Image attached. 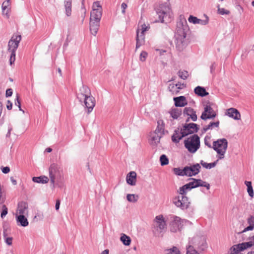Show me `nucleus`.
<instances>
[{
    "instance_id": "f257e3e1",
    "label": "nucleus",
    "mask_w": 254,
    "mask_h": 254,
    "mask_svg": "<svg viewBox=\"0 0 254 254\" xmlns=\"http://www.w3.org/2000/svg\"><path fill=\"white\" fill-rule=\"evenodd\" d=\"M187 21L183 15H180L177 23L176 37V47L179 51H183L187 46L189 41L186 38L189 31Z\"/></svg>"
},
{
    "instance_id": "f03ea898",
    "label": "nucleus",
    "mask_w": 254,
    "mask_h": 254,
    "mask_svg": "<svg viewBox=\"0 0 254 254\" xmlns=\"http://www.w3.org/2000/svg\"><path fill=\"white\" fill-rule=\"evenodd\" d=\"M156 12L158 17V22L163 23L170 21L172 16V11L169 2L162 3L155 8Z\"/></svg>"
},
{
    "instance_id": "7ed1b4c3",
    "label": "nucleus",
    "mask_w": 254,
    "mask_h": 254,
    "mask_svg": "<svg viewBox=\"0 0 254 254\" xmlns=\"http://www.w3.org/2000/svg\"><path fill=\"white\" fill-rule=\"evenodd\" d=\"M167 230V223L162 215L156 216L153 222L152 230L155 237H162Z\"/></svg>"
},
{
    "instance_id": "20e7f679",
    "label": "nucleus",
    "mask_w": 254,
    "mask_h": 254,
    "mask_svg": "<svg viewBox=\"0 0 254 254\" xmlns=\"http://www.w3.org/2000/svg\"><path fill=\"white\" fill-rule=\"evenodd\" d=\"M190 180L191 181L180 187L177 190L180 194H186L187 190H190L192 189L198 187H204L207 190H209L210 188V185L209 183L201 179L190 178Z\"/></svg>"
},
{
    "instance_id": "39448f33",
    "label": "nucleus",
    "mask_w": 254,
    "mask_h": 254,
    "mask_svg": "<svg viewBox=\"0 0 254 254\" xmlns=\"http://www.w3.org/2000/svg\"><path fill=\"white\" fill-rule=\"evenodd\" d=\"M228 147V141L226 138L218 139L213 142L212 148L217 152L218 160L223 159Z\"/></svg>"
},
{
    "instance_id": "423d86ee",
    "label": "nucleus",
    "mask_w": 254,
    "mask_h": 254,
    "mask_svg": "<svg viewBox=\"0 0 254 254\" xmlns=\"http://www.w3.org/2000/svg\"><path fill=\"white\" fill-rule=\"evenodd\" d=\"M49 177L51 184L54 187L55 185L62 183L64 177L60 171L59 166L55 163L52 164L49 168Z\"/></svg>"
},
{
    "instance_id": "0eeeda50",
    "label": "nucleus",
    "mask_w": 254,
    "mask_h": 254,
    "mask_svg": "<svg viewBox=\"0 0 254 254\" xmlns=\"http://www.w3.org/2000/svg\"><path fill=\"white\" fill-rule=\"evenodd\" d=\"M170 224V231L172 232H177L180 231L184 225L190 224V222L186 219H182L179 217L173 215L171 217Z\"/></svg>"
},
{
    "instance_id": "6e6552de",
    "label": "nucleus",
    "mask_w": 254,
    "mask_h": 254,
    "mask_svg": "<svg viewBox=\"0 0 254 254\" xmlns=\"http://www.w3.org/2000/svg\"><path fill=\"white\" fill-rule=\"evenodd\" d=\"M184 144L186 148L190 152L194 153L200 146L199 137L197 135L193 134L185 140Z\"/></svg>"
},
{
    "instance_id": "1a4fd4ad",
    "label": "nucleus",
    "mask_w": 254,
    "mask_h": 254,
    "mask_svg": "<svg viewBox=\"0 0 254 254\" xmlns=\"http://www.w3.org/2000/svg\"><path fill=\"white\" fill-rule=\"evenodd\" d=\"M175 196L173 199V203L177 207L182 209H187L190 204L188 197L185 194Z\"/></svg>"
},
{
    "instance_id": "9d476101",
    "label": "nucleus",
    "mask_w": 254,
    "mask_h": 254,
    "mask_svg": "<svg viewBox=\"0 0 254 254\" xmlns=\"http://www.w3.org/2000/svg\"><path fill=\"white\" fill-rule=\"evenodd\" d=\"M192 244L196 248L203 251L207 246L205 237L204 236H196L192 240Z\"/></svg>"
},
{
    "instance_id": "9b49d317",
    "label": "nucleus",
    "mask_w": 254,
    "mask_h": 254,
    "mask_svg": "<svg viewBox=\"0 0 254 254\" xmlns=\"http://www.w3.org/2000/svg\"><path fill=\"white\" fill-rule=\"evenodd\" d=\"M216 116V113L211 106L207 105L205 106L204 111L202 112L200 118L203 120H206L214 119Z\"/></svg>"
},
{
    "instance_id": "f8f14e48",
    "label": "nucleus",
    "mask_w": 254,
    "mask_h": 254,
    "mask_svg": "<svg viewBox=\"0 0 254 254\" xmlns=\"http://www.w3.org/2000/svg\"><path fill=\"white\" fill-rule=\"evenodd\" d=\"M28 213V205L27 202L21 201L18 203L15 216H27Z\"/></svg>"
},
{
    "instance_id": "ddd939ff",
    "label": "nucleus",
    "mask_w": 254,
    "mask_h": 254,
    "mask_svg": "<svg viewBox=\"0 0 254 254\" xmlns=\"http://www.w3.org/2000/svg\"><path fill=\"white\" fill-rule=\"evenodd\" d=\"M21 40V35H13L8 42V51L15 52Z\"/></svg>"
},
{
    "instance_id": "4468645a",
    "label": "nucleus",
    "mask_w": 254,
    "mask_h": 254,
    "mask_svg": "<svg viewBox=\"0 0 254 254\" xmlns=\"http://www.w3.org/2000/svg\"><path fill=\"white\" fill-rule=\"evenodd\" d=\"M198 129L197 125L194 123L186 124L182 128L185 136L196 132Z\"/></svg>"
},
{
    "instance_id": "2eb2a0df",
    "label": "nucleus",
    "mask_w": 254,
    "mask_h": 254,
    "mask_svg": "<svg viewBox=\"0 0 254 254\" xmlns=\"http://www.w3.org/2000/svg\"><path fill=\"white\" fill-rule=\"evenodd\" d=\"M200 168V165L198 163L184 167V171L186 173V176L191 177L197 175L199 172Z\"/></svg>"
},
{
    "instance_id": "dca6fc26",
    "label": "nucleus",
    "mask_w": 254,
    "mask_h": 254,
    "mask_svg": "<svg viewBox=\"0 0 254 254\" xmlns=\"http://www.w3.org/2000/svg\"><path fill=\"white\" fill-rule=\"evenodd\" d=\"M91 95L89 88L85 85H82L80 88L79 92L77 93V98L79 102L82 103L83 99L86 97Z\"/></svg>"
},
{
    "instance_id": "f3484780",
    "label": "nucleus",
    "mask_w": 254,
    "mask_h": 254,
    "mask_svg": "<svg viewBox=\"0 0 254 254\" xmlns=\"http://www.w3.org/2000/svg\"><path fill=\"white\" fill-rule=\"evenodd\" d=\"M82 102L84 103L86 108L88 109V113H90L93 110L95 106V99L93 96H90V95L83 99Z\"/></svg>"
},
{
    "instance_id": "a211bd4d",
    "label": "nucleus",
    "mask_w": 254,
    "mask_h": 254,
    "mask_svg": "<svg viewBox=\"0 0 254 254\" xmlns=\"http://www.w3.org/2000/svg\"><path fill=\"white\" fill-rule=\"evenodd\" d=\"M252 246H253L252 241L242 243L241 244L234 246L233 247V251L235 253H237L243 251L248 248H250Z\"/></svg>"
},
{
    "instance_id": "6ab92c4d",
    "label": "nucleus",
    "mask_w": 254,
    "mask_h": 254,
    "mask_svg": "<svg viewBox=\"0 0 254 254\" xmlns=\"http://www.w3.org/2000/svg\"><path fill=\"white\" fill-rule=\"evenodd\" d=\"M188 21L190 23L194 24H198L201 25H206L208 23L209 19L207 16H206L205 19L202 20L193 15H190L188 18Z\"/></svg>"
},
{
    "instance_id": "aec40b11",
    "label": "nucleus",
    "mask_w": 254,
    "mask_h": 254,
    "mask_svg": "<svg viewBox=\"0 0 254 254\" xmlns=\"http://www.w3.org/2000/svg\"><path fill=\"white\" fill-rule=\"evenodd\" d=\"M226 115L235 120L241 119V114L239 111L235 108H231L227 110Z\"/></svg>"
},
{
    "instance_id": "412c9836",
    "label": "nucleus",
    "mask_w": 254,
    "mask_h": 254,
    "mask_svg": "<svg viewBox=\"0 0 254 254\" xmlns=\"http://www.w3.org/2000/svg\"><path fill=\"white\" fill-rule=\"evenodd\" d=\"M102 17V10L100 8L97 10L95 9H92L90 13V21H100Z\"/></svg>"
},
{
    "instance_id": "4be33fe9",
    "label": "nucleus",
    "mask_w": 254,
    "mask_h": 254,
    "mask_svg": "<svg viewBox=\"0 0 254 254\" xmlns=\"http://www.w3.org/2000/svg\"><path fill=\"white\" fill-rule=\"evenodd\" d=\"M184 133L179 128L175 129L174 134L172 136V141L175 143H178L180 140L184 137H185Z\"/></svg>"
},
{
    "instance_id": "5701e85b",
    "label": "nucleus",
    "mask_w": 254,
    "mask_h": 254,
    "mask_svg": "<svg viewBox=\"0 0 254 254\" xmlns=\"http://www.w3.org/2000/svg\"><path fill=\"white\" fill-rule=\"evenodd\" d=\"M126 181L128 184L135 186L136 182V173L134 171L130 172L127 176Z\"/></svg>"
},
{
    "instance_id": "b1692460",
    "label": "nucleus",
    "mask_w": 254,
    "mask_h": 254,
    "mask_svg": "<svg viewBox=\"0 0 254 254\" xmlns=\"http://www.w3.org/2000/svg\"><path fill=\"white\" fill-rule=\"evenodd\" d=\"M176 107H184L187 105V101L185 96H181L174 98Z\"/></svg>"
},
{
    "instance_id": "393cba45",
    "label": "nucleus",
    "mask_w": 254,
    "mask_h": 254,
    "mask_svg": "<svg viewBox=\"0 0 254 254\" xmlns=\"http://www.w3.org/2000/svg\"><path fill=\"white\" fill-rule=\"evenodd\" d=\"M15 218L17 224L18 226L26 227L29 224L26 216H15Z\"/></svg>"
},
{
    "instance_id": "a878e982",
    "label": "nucleus",
    "mask_w": 254,
    "mask_h": 254,
    "mask_svg": "<svg viewBox=\"0 0 254 254\" xmlns=\"http://www.w3.org/2000/svg\"><path fill=\"white\" fill-rule=\"evenodd\" d=\"M100 26V22L90 20V30L91 34L94 36L96 35Z\"/></svg>"
},
{
    "instance_id": "bb28decb",
    "label": "nucleus",
    "mask_w": 254,
    "mask_h": 254,
    "mask_svg": "<svg viewBox=\"0 0 254 254\" xmlns=\"http://www.w3.org/2000/svg\"><path fill=\"white\" fill-rule=\"evenodd\" d=\"M145 36L144 34L139 33V29H137L136 31V49L139 48L144 42Z\"/></svg>"
},
{
    "instance_id": "cd10ccee",
    "label": "nucleus",
    "mask_w": 254,
    "mask_h": 254,
    "mask_svg": "<svg viewBox=\"0 0 254 254\" xmlns=\"http://www.w3.org/2000/svg\"><path fill=\"white\" fill-rule=\"evenodd\" d=\"M165 124L162 120H159L157 122V127L154 131L156 133H159L162 135L164 134Z\"/></svg>"
},
{
    "instance_id": "c85d7f7f",
    "label": "nucleus",
    "mask_w": 254,
    "mask_h": 254,
    "mask_svg": "<svg viewBox=\"0 0 254 254\" xmlns=\"http://www.w3.org/2000/svg\"><path fill=\"white\" fill-rule=\"evenodd\" d=\"M194 92L195 94L200 97H204L208 95L205 89L201 86H198L194 88Z\"/></svg>"
},
{
    "instance_id": "c756f323",
    "label": "nucleus",
    "mask_w": 254,
    "mask_h": 254,
    "mask_svg": "<svg viewBox=\"0 0 254 254\" xmlns=\"http://www.w3.org/2000/svg\"><path fill=\"white\" fill-rule=\"evenodd\" d=\"M219 121L216 122H211L208 125L205 126L202 128V132H206L208 130H212L215 127H218L219 126Z\"/></svg>"
},
{
    "instance_id": "7c9ffc66",
    "label": "nucleus",
    "mask_w": 254,
    "mask_h": 254,
    "mask_svg": "<svg viewBox=\"0 0 254 254\" xmlns=\"http://www.w3.org/2000/svg\"><path fill=\"white\" fill-rule=\"evenodd\" d=\"M169 114L172 118L174 119H177L181 115L182 110L181 109L177 108H172L169 111Z\"/></svg>"
},
{
    "instance_id": "2f4dec72",
    "label": "nucleus",
    "mask_w": 254,
    "mask_h": 254,
    "mask_svg": "<svg viewBox=\"0 0 254 254\" xmlns=\"http://www.w3.org/2000/svg\"><path fill=\"white\" fill-rule=\"evenodd\" d=\"M49 178L45 176L40 177H34L32 178V181L35 183L45 184L48 182Z\"/></svg>"
},
{
    "instance_id": "473e14b6",
    "label": "nucleus",
    "mask_w": 254,
    "mask_h": 254,
    "mask_svg": "<svg viewBox=\"0 0 254 254\" xmlns=\"http://www.w3.org/2000/svg\"><path fill=\"white\" fill-rule=\"evenodd\" d=\"M248 223L249 226L245 228L242 232L253 230L254 228V217L251 216L248 219Z\"/></svg>"
},
{
    "instance_id": "72a5a7b5",
    "label": "nucleus",
    "mask_w": 254,
    "mask_h": 254,
    "mask_svg": "<svg viewBox=\"0 0 254 254\" xmlns=\"http://www.w3.org/2000/svg\"><path fill=\"white\" fill-rule=\"evenodd\" d=\"M64 7L66 15L69 16L71 14V0H67L64 1Z\"/></svg>"
},
{
    "instance_id": "f704fd0d",
    "label": "nucleus",
    "mask_w": 254,
    "mask_h": 254,
    "mask_svg": "<svg viewBox=\"0 0 254 254\" xmlns=\"http://www.w3.org/2000/svg\"><path fill=\"white\" fill-rule=\"evenodd\" d=\"M218 161L219 160H218V159H217L216 161H215V162H214L213 163H207L204 162L203 160H201L200 161V164L204 168L210 169L214 167L216 165Z\"/></svg>"
},
{
    "instance_id": "c9c22d12",
    "label": "nucleus",
    "mask_w": 254,
    "mask_h": 254,
    "mask_svg": "<svg viewBox=\"0 0 254 254\" xmlns=\"http://www.w3.org/2000/svg\"><path fill=\"white\" fill-rule=\"evenodd\" d=\"M121 241L126 246H129L131 243V239L126 234H123L120 238Z\"/></svg>"
},
{
    "instance_id": "e433bc0d",
    "label": "nucleus",
    "mask_w": 254,
    "mask_h": 254,
    "mask_svg": "<svg viewBox=\"0 0 254 254\" xmlns=\"http://www.w3.org/2000/svg\"><path fill=\"white\" fill-rule=\"evenodd\" d=\"M163 135L154 132L151 135V140L154 142V143L157 144L159 142L160 138Z\"/></svg>"
},
{
    "instance_id": "4c0bfd02",
    "label": "nucleus",
    "mask_w": 254,
    "mask_h": 254,
    "mask_svg": "<svg viewBox=\"0 0 254 254\" xmlns=\"http://www.w3.org/2000/svg\"><path fill=\"white\" fill-rule=\"evenodd\" d=\"M138 198V195L135 194H128L127 196V200L130 202H136Z\"/></svg>"
},
{
    "instance_id": "58836bf2",
    "label": "nucleus",
    "mask_w": 254,
    "mask_h": 254,
    "mask_svg": "<svg viewBox=\"0 0 254 254\" xmlns=\"http://www.w3.org/2000/svg\"><path fill=\"white\" fill-rule=\"evenodd\" d=\"M166 254H181L180 251L176 247L166 250Z\"/></svg>"
},
{
    "instance_id": "ea45409f",
    "label": "nucleus",
    "mask_w": 254,
    "mask_h": 254,
    "mask_svg": "<svg viewBox=\"0 0 254 254\" xmlns=\"http://www.w3.org/2000/svg\"><path fill=\"white\" fill-rule=\"evenodd\" d=\"M160 161L161 166H165L169 163V160L167 156L165 154H162L160 157Z\"/></svg>"
},
{
    "instance_id": "a19ab883",
    "label": "nucleus",
    "mask_w": 254,
    "mask_h": 254,
    "mask_svg": "<svg viewBox=\"0 0 254 254\" xmlns=\"http://www.w3.org/2000/svg\"><path fill=\"white\" fill-rule=\"evenodd\" d=\"M177 74H178V75L181 78H182L184 80L186 79L189 76V73L186 70H179Z\"/></svg>"
},
{
    "instance_id": "79ce46f5",
    "label": "nucleus",
    "mask_w": 254,
    "mask_h": 254,
    "mask_svg": "<svg viewBox=\"0 0 254 254\" xmlns=\"http://www.w3.org/2000/svg\"><path fill=\"white\" fill-rule=\"evenodd\" d=\"M9 2L10 1H8V0H6L2 4L1 7L2 12L3 13H5V14H7L8 13V10L7 9V7L9 5Z\"/></svg>"
},
{
    "instance_id": "37998d69",
    "label": "nucleus",
    "mask_w": 254,
    "mask_h": 254,
    "mask_svg": "<svg viewBox=\"0 0 254 254\" xmlns=\"http://www.w3.org/2000/svg\"><path fill=\"white\" fill-rule=\"evenodd\" d=\"M173 171L174 173L176 175L183 176L186 175V171H184V168L183 169H180L178 168H175L173 169Z\"/></svg>"
},
{
    "instance_id": "c03bdc74",
    "label": "nucleus",
    "mask_w": 254,
    "mask_h": 254,
    "mask_svg": "<svg viewBox=\"0 0 254 254\" xmlns=\"http://www.w3.org/2000/svg\"><path fill=\"white\" fill-rule=\"evenodd\" d=\"M3 237L5 240V242L9 246L12 245V237H7V234L5 230L3 231Z\"/></svg>"
},
{
    "instance_id": "a18cd8bd",
    "label": "nucleus",
    "mask_w": 254,
    "mask_h": 254,
    "mask_svg": "<svg viewBox=\"0 0 254 254\" xmlns=\"http://www.w3.org/2000/svg\"><path fill=\"white\" fill-rule=\"evenodd\" d=\"M186 254H199V253L194 249L193 246H189L187 248Z\"/></svg>"
},
{
    "instance_id": "49530a36",
    "label": "nucleus",
    "mask_w": 254,
    "mask_h": 254,
    "mask_svg": "<svg viewBox=\"0 0 254 254\" xmlns=\"http://www.w3.org/2000/svg\"><path fill=\"white\" fill-rule=\"evenodd\" d=\"M217 8L218 13L221 15L229 14L230 13V11L229 10H226L224 8H220L219 5H218Z\"/></svg>"
},
{
    "instance_id": "de8ad7c7",
    "label": "nucleus",
    "mask_w": 254,
    "mask_h": 254,
    "mask_svg": "<svg viewBox=\"0 0 254 254\" xmlns=\"http://www.w3.org/2000/svg\"><path fill=\"white\" fill-rule=\"evenodd\" d=\"M194 112V110L190 107H186L184 110V114L189 116Z\"/></svg>"
},
{
    "instance_id": "09e8293b",
    "label": "nucleus",
    "mask_w": 254,
    "mask_h": 254,
    "mask_svg": "<svg viewBox=\"0 0 254 254\" xmlns=\"http://www.w3.org/2000/svg\"><path fill=\"white\" fill-rule=\"evenodd\" d=\"M204 144L210 148H212V146L211 144V138L209 136H205L204 138Z\"/></svg>"
},
{
    "instance_id": "8fccbe9b",
    "label": "nucleus",
    "mask_w": 254,
    "mask_h": 254,
    "mask_svg": "<svg viewBox=\"0 0 254 254\" xmlns=\"http://www.w3.org/2000/svg\"><path fill=\"white\" fill-rule=\"evenodd\" d=\"M2 210L1 212L0 217L1 218H3L7 215L8 213V209L5 205H2Z\"/></svg>"
},
{
    "instance_id": "3c124183",
    "label": "nucleus",
    "mask_w": 254,
    "mask_h": 254,
    "mask_svg": "<svg viewBox=\"0 0 254 254\" xmlns=\"http://www.w3.org/2000/svg\"><path fill=\"white\" fill-rule=\"evenodd\" d=\"M147 53L145 51H142L139 56V60L141 62H144L147 57Z\"/></svg>"
},
{
    "instance_id": "603ef678",
    "label": "nucleus",
    "mask_w": 254,
    "mask_h": 254,
    "mask_svg": "<svg viewBox=\"0 0 254 254\" xmlns=\"http://www.w3.org/2000/svg\"><path fill=\"white\" fill-rule=\"evenodd\" d=\"M11 53L10 59H9V62L10 64H12V63H13L15 60V52L13 51H9Z\"/></svg>"
},
{
    "instance_id": "864d4df0",
    "label": "nucleus",
    "mask_w": 254,
    "mask_h": 254,
    "mask_svg": "<svg viewBox=\"0 0 254 254\" xmlns=\"http://www.w3.org/2000/svg\"><path fill=\"white\" fill-rule=\"evenodd\" d=\"M99 8L102 10V6L100 4L99 1H95L93 3V6H92V9H95L96 10H99Z\"/></svg>"
},
{
    "instance_id": "5fc2aeb1",
    "label": "nucleus",
    "mask_w": 254,
    "mask_h": 254,
    "mask_svg": "<svg viewBox=\"0 0 254 254\" xmlns=\"http://www.w3.org/2000/svg\"><path fill=\"white\" fill-rule=\"evenodd\" d=\"M149 28V27L146 25L145 24H142L141 25V32L140 33L144 34V32L148 30Z\"/></svg>"
},
{
    "instance_id": "6e6d98bb",
    "label": "nucleus",
    "mask_w": 254,
    "mask_h": 254,
    "mask_svg": "<svg viewBox=\"0 0 254 254\" xmlns=\"http://www.w3.org/2000/svg\"><path fill=\"white\" fill-rule=\"evenodd\" d=\"M175 87H176V93H177L178 92H179V90L182 89L183 87H184V84H181L180 83L176 84H175Z\"/></svg>"
},
{
    "instance_id": "4d7b16f0",
    "label": "nucleus",
    "mask_w": 254,
    "mask_h": 254,
    "mask_svg": "<svg viewBox=\"0 0 254 254\" xmlns=\"http://www.w3.org/2000/svg\"><path fill=\"white\" fill-rule=\"evenodd\" d=\"M168 88L170 91H171L173 93H176V90L175 89H176L175 85L174 84H170L169 85Z\"/></svg>"
},
{
    "instance_id": "13d9d810",
    "label": "nucleus",
    "mask_w": 254,
    "mask_h": 254,
    "mask_svg": "<svg viewBox=\"0 0 254 254\" xmlns=\"http://www.w3.org/2000/svg\"><path fill=\"white\" fill-rule=\"evenodd\" d=\"M127 4L125 3V2H123L121 4V8H122V12L123 14H125V13H126V9L127 8Z\"/></svg>"
},
{
    "instance_id": "bf43d9fd",
    "label": "nucleus",
    "mask_w": 254,
    "mask_h": 254,
    "mask_svg": "<svg viewBox=\"0 0 254 254\" xmlns=\"http://www.w3.org/2000/svg\"><path fill=\"white\" fill-rule=\"evenodd\" d=\"M247 191L250 196H251V197L254 196V191H253L252 187H249V188H247Z\"/></svg>"
},
{
    "instance_id": "052dcab7",
    "label": "nucleus",
    "mask_w": 254,
    "mask_h": 254,
    "mask_svg": "<svg viewBox=\"0 0 254 254\" xmlns=\"http://www.w3.org/2000/svg\"><path fill=\"white\" fill-rule=\"evenodd\" d=\"M13 127L11 125H9L8 126V131L6 135L7 137H9L10 136L11 131L12 130Z\"/></svg>"
},
{
    "instance_id": "680f3d73",
    "label": "nucleus",
    "mask_w": 254,
    "mask_h": 254,
    "mask_svg": "<svg viewBox=\"0 0 254 254\" xmlns=\"http://www.w3.org/2000/svg\"><path fill=\"white\" fill-rule=\"evenodd\" d=\"M16 101H15V105L18 106V107L19 109V110L21 111L22 110L21 109L20 102L19 100V97H18V95H16Z\"/></svg>"
},
{
    "instance_id": "e2e57ef3",
    "label": "nucleus",
    "mask_w": 254,
    "mask_h": 254,
    "mask_svg": "<svg viewBox=\"0 0 254 254\" xmlns=\"http://www.w3.org/2000/svg\"><path fill=\"white\" fill-rule=\"evenodd\" d=\"M189 116L192 121H196L197 120V116L196 115L195 111L192 113V114H190Z\"/></svg>"
},
{
    "instance_id": "0e129e2a",
    "label": "nucleus",
    "mask_w": 254,
    "mask_h": 254,
    "mask_svg": "<svg viewBox=\"0 0 254 254\" xmlns=\"http://www.w3.org/2000/svg\"><path fill=\"white\" fill-rule=\"evenodd\" d=\"M1 171L4 174H7L10 172V168L9 167H4L1 168Z\"/></svg>"
},
{
    "instance_id": "69168bd1",
    "label": "nucleus",
    "mask_w": 254,
    "mask_h": 254,
    "mask_svg": "<svg viewBox=\"0 0 254 254\" xmlns=\"http://www.w3.org/2000/svg\"><path fill=\"white\" fill-rule=\"evenodd\" d=\"M12 95V90L11 88L8 89L6 91V97H10Z\"/></svg>"
},
{
    "instance_id": "338daca9",
    "label": "nucleus",
    "mask_w": 254,
    "mask_h": 254,
    "mask_svg": "<svg viewBox=\"0 0 254 254\" xmlns=\"http://www.w3.org/2000/svg\"><path fill=\"white\" fill-rule=\"evenodd\" d=\"M60 201L59 200H57L55 205L56 210H58L60 208Z\"/></svg>"
},
{
    "instance_id": "774afa93",
    "label": "nucleus",
    "mask_w": 254,
    "mask_h": 254,
    "mask_svg": "<svg viewBox=\"0 0 254 254\" xmlns=\"http://www.w3.org/2000/svg\"><path fill=\"white\" fill-rule=\"evenodd\" d=\"M12 104L9 101H8L7 102V104L6 105V107H7V109L11 110L12 109Z\"/></svg>"
}]
</instances>
